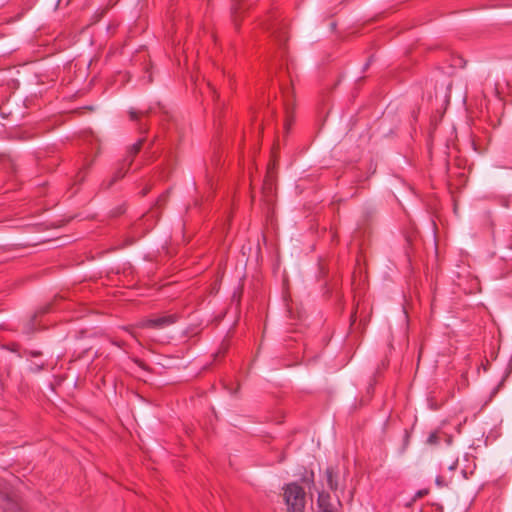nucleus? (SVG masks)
I'll list each match as a JSON object with an SVG mask.
<instances>
[{
  "instance_id": "obj_18",
  "label": "nucleus",
  "mask_w": 512,
  "mask_h": 512,
  "mask_svg": "<svg viewBox=\"0 0 512 512\" xmlns=\"http://www.w3.org/2000/svg\"><path fill=\"white\" fill-rule=\"evenodd\" d=\"M42 242H44V241H43V240H39V241L37 242V244H38V243H42ZM33 245L35 246V245H36V242H33Z\"/></svg>"
},
{
  "instance_id": "obj_14",
  "label": "nucleus",
  "mask_w": 512,
  "mask_h": 512,
  "mask_svg": "<svg viewBox=\"0 0 512 512\" xmlns=\"http://www.w3.org/2000/svg\"><path fill=\"white\" fill-rule=\"evenodd\" d=\"M36 79H38V81H36V84H39V82H41V79H39V76H36Z\"/></svg>"
},
{
  "instance_id": "obj_4",
  "label": "nucleus",
  "mask_w": 512,
  "mask_h": 512,
  "mask_svg": "<svg viewBox=\"0 0 512 512\" xmlns=\"http://www.w3.org/2000/svg\"><path fill=\"white\" fill-rule=\"evenodd\" d=\"M317 506L319 512H338L337 507L331 501L330 494L325 491L319 492Z\"/></svg>"
},
{
  "instance_id": "obj_6",
  "label": "nucleus",
  "mask_w": 512,
  "mask_h": 512,
  "mask_svg": "<svg viewBox=\"0 0 512 512\" xmlns=\"http://www.w3.org/2000/svg\"><path fill=\"white\" fill-rule=\"evenodd\" d=\"M429 445H437L440 442L438 431L431 432L426 440Z\"/></svg>"
},
{
  "instance_id": "obj_9",
  "label": "nucleus",
  "mask_w": 512,
  "mask_h": 512,
  "mask_svg": "<svg viewBox=\"0 0 512 512\" xmlns=\"http://www.w3.org/2000/svg\"><path fill=\"white\" fill-rule=\"evenodd\" d=\"M427 494H428V490L427 489H422V490H419V491L416 492L415 498H422V497H424Z\"/></svg>"
},
{
  "instance_id": "obj_3",
  "label": "nucleus",
  "mask_w": 512,
  "mask_h": 512,
  "mask_svg": "<svg viewBox=\"0 0 512 512\" xmlns=\"http://www.w3.org/2000/svg\"><path fill=\"white\" fill-rule=\"evenodd\" d=\"M179 319L178 314H168L158 317L146 318L140 320L136 326L138 328L163 329L175 324Z\"/></svg>"
},
{
  "instance_id": "obj_16",
  "label": "nucleus",
  "mask_w": 512,
  "mask_h": 512,
  "mask_svg": "<svg viewBox=\"0 0 512 512\" xmlns=\"http://www.w3.org/2000/svg\"><path fill=\"white\" fill-rule=\"evenodd\" d=\"M53 82H54V79H53V78H51V79H49V80L47 81V83H53Z\"/></svg>"
},
{
  "instance_id": "obj_2",
  "label": "nucleus",
  "mask_w": 512,
  "mask_h": 512,
  "mask_svg": "<svg viewBox=\"0 0 512 512\" xmlns=\"http://www.w3.org/2000/svg\"><path fill=\"white\" fill-rule=\"evenodd\" d=\"M144 143V138L139 139L136 143L131 145L128 150L127 154L120 163V167L115 172L112 180L109 182L108 186H111L113 183L118 181L119 179L123 178L126 172L128 171L129 167L131 166L134 157L140 152L142 145Z\"/></svg>"
},
{
  "instance_id": "obj_1",
  "label": "nucleus",
  "mask_w": 512,
  "mask_h": 512,
  "mask_svg": "<svg viewBox=\"0 0 512 512\" xmlns=\"http://www.w3.org/2000/svg\"><path fill=\"white\" fill-rule=\"evenodd\" d=\"M283 490L287 512H303L306 503L304 489L297 483H289Z\"/></svg>"
},
{
  "instance_id": "obj_5",
  "label": "nucleus",
  "mask_w": 512,
  "mask_h": 512,
  "mask_svg": "<svg viewBox=\"0 0 512 512\" xmlns=\"http://www.w3.org/2000/svg\"><path fill=\"white\" fill-rule=\"evenodd\" d=\"M325 479L328 488L331 491L336 492L339 488V475L334 467H328L325 470Z\"/></svg>"
},
{
  "instance_id": "obj_13",
  "label": "nucleus",
  "mask_w": 512,
  "mask_h": 512,
  "mask_svg": "<svg viewBox=\"0 0 512 512\" xmlns=\"http://www.w3.org/2000/svg\"><path fill=\"white\" fill-rule=\"evenodd\" d=\"M165 198H166L165 195L160 196L157 203L159 204L160 202L165 201Z\"/></svg>"
},
{
  "instance_id": "obj_15",
  "label": "nucleus",
  "mask_w": 512,
  "mask_h": 512,
  "mask_svg": "<svg viewBox=\"0 0 512 512\" xmlns=\"http://www.w3.org/2000/svg\"><path fill=\"white\" fill-rule=\"evenodd\" d=\"M36 79H38V81H36V84H39V82H41V79H39V76H36Z\"/></svg>"
},
{
  "instance_id": "obj_17",
  "label": "nucleus",
  "mask_w": 512,
  "mask_h": 512,
  "mask_svg": "<svg viewBox=\"0 0 512 512\" xmlns=\"http://www.w3.org/2000/svg\"><path fill=\"white\" fill-rule=\"evenodd\" d=\"M36 79H38V81H36V84H39V82H41V79H39V76H36Z\"/></svg>"
},
{
  "instance_id": "obj_19",
  "label": "nucleus",
  "mask_w": 512,
  "mask_h": 512,
  "mask_svg": "<svg viewBox=\"0 0 512 512\" xmlns=\"http://www.w3.org/2000/svg\"><path fill=\"white\" fill-rule=\"evenodd\" d=\"M38 205H40V203H36V202L34 201L33 207L35 208V207H36V206H38Z\"/></svg>"
},
{
  "instance_id": "obj_8",
  "label": "nucleus",
  "mask_w": 512,
  "mask_h": 512,
  "mask_svg": "<svg viewBox=\"0 0 512 512\" xmlns=\"http://www.w3.org/2000/svg\"><path fill=\"white\" fill-rule=\"evenodd\" d=\"M144 113L143 112H139L137 110H134V109H131L129 111V116H130V119L135 121V120H138L139 119V116L140 115H143Z\"/></svg>"
},
{
  "instance_id": "obj_11",
  "label": "nucleus",
  "mask_w": 512,
  "mask_h": 512,
  "mask_svg": "<svg viewBox=\"0 0 512 512\" xmlns=\"http://www.w3.org/2000/svg\"><path fill=\"white\" fill-rule=\"evenodd\" d=\"M237 11H238V8H237L235 5H233V6H232V15H233V17H234V21H235V25H236V26H237V23H236V14H237Z\"/></svg>"
},
{
  "instance_id": "obj_12",
  "label": "nucleus",
  "mask_w": 512,
  "mask_h": 512,
  "mask_svg": "<svg viewBox=\"0 0 512 512\" xmlns=\"http://www.w3.org/2000/svg\"><path fill=\"white\" fill-rule=\"evenodd\" d=\"M41 229H42V224L34 222V230H41Z\"/></svg>"
},
{
  "instance_id": "obj_7",
  "label": "nucleus",
  "mask_w": 512,
  "mask_h": 512,
  "mask_svg": "<svg viewBox=\"0 0 512 512\" xmlns=\"http://www.w3.org/2000/svg\"><path fill=\"white\" fill-rule=\"evenodd\" d=\"M264 190H269L271 194L273 192V181L270 172H268L266 179L264 181Z\"/></svg>"
},
{
  "instance_id": "obj_10",
  "label": "nucleus",
  "mask_w": 512,
  "mask_h": 512,
  "mask_svg": "<svg viewBox=\"0 0 512 512\" xmlns=\"http://www.w3.org/2000/svg\"><path fill=\"white\" fill-rule=\"evenodd\" d=\"M43 190H44V188H42V187H39V188L37 189V191H35V190H34V192H33L34 197H35V196H37V197L42 196V195L44 194Z\"/></svg>"
}]
</instances>
